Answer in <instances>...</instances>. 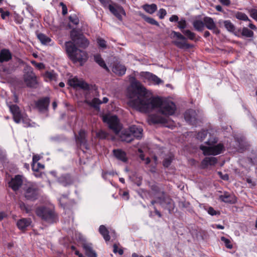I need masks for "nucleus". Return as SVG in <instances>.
Here are the masks:
<instances>
[{"label": "nucleus", "mask_w": 257, "mask_h": 257, "mask_svg": "<svg viewBox=\"0 0 257 257\" xmlns=\"http://www.w3.org/2000/svg\"><path fill=\"white\" fill-rule=\"evenodd\" d=\"M146 95V88L139 81H133L128 89V104L136 110L158 109L160 112H174L176 106L172 101L159 97L147 98Z\"/></svg>", "instance_id": "nucleus-1"}, {"label": "nucleus", "mask_w": 257, "mask_h": 257, "mask_svg": "<svg viewBox=\"0 0 257 257\" xmlns=\"http://www.w3.org/2000/svg\"><path fill=\"white\" fill-rule=\"evenodd\" d=\"M66 52L69 58L74 63H79L82 65L88 59V55L85 51L78 49L71 41L65 43Z\"/></svg>", "instance_id": "nucleus-2"}, {"label": "nucleus", "mask_w": 257, "mask_h": 257, "mask_svg": "<svg viewBox=\"0 0 257 257\" xmlns=\"http://www.w3.org/2000/svg\"><path fill=\"white\" fill-rule=\"evenodd\" d=\"M35 212L41 220L47 223L52 224L58 220L57 215L52 208L41 206L36 208Z\"/></svg>", "instance_id": "nucleus-3"}, {"label": "nucleus", "mask_w": 257, "mask_h": 257, "mask_svg": "<svg viewBox=\"0 0 257 257\" xmlns=\"http://www.w3.org/2000/svg\"><path fill=\"white\" fill-rule=\"evenodd\" d=\"M101 5L105 8H108L112 14L119 20H122V16H125L124 9L120 6L114 3L111 0H99Z\"/></svg>", "instance_id": "nucleus-4"}, {"label": "nucleus", "mask_w": 257, "mask_h": 257, "mask_svg": "<svg viewBox=\"0 0 257 257\" xmlns=\"http://www.w3.org/2000/svg\"><path fill=\"white\" fill-rule=\"evenodd\" d=\"M104 122L106 123L109 128L115 134H118L121 129V126L116 115H111V113H102L100 115Z\"/></svg>", "instance_id": "nucleus-5"}, {"label": "nucleus", "mask_w": 257, "mask_h": 257, "mask_svg": "<svg viewBox=\"0 0 257 257\" xmlns=\"http://www.w3.org/2000/svg\"><path fill=\"white\" fill-rule=\"evenodd\" d=\"M24 81L26 85L29 87L36 88L38 85L37 76L33 72V68L30 66H26L24 69Z\"/></svg>", "instance_id": "nucleus-6"}, {"label": "nucleus", "mask_w": 257, "mask_h": 257, "mask_svg": "<svg viewBox=\"0 0 257 257\" xmlns=\"http://www.w3.org/2000/svg\"><path fill=\"white\" fill-rule=\"evenodd\" d=\"M70 37L73 42L78 46L85 48L89 44L88 40L80 32L76 29H73L70 32Z\"/></svg>", "instance_id": "nucleus-7"}, {"label": "nucleus", "mask_w": 257, "mask_h": 257, "mask_svg": "<svg viewBox=\"0 0 257 257\" xmlns=\"http://www.w3.org/2000/svg\"><path fill=\"white\" fill-rule=\"evenodd\" d=\"M200 149L202 151L203 154L205 156L207 155H217L221 154L224 150V146L222 144L219 143L212 146H205L201 145L200 146Z\"/></svg>", "instance_id": "nucleus-8"}, {"label": "nucleus", "mask_w": 257, "mask_h": 257, "mask_svg": "<svg viewBox=\"0 0 257 257\" xmlns=\"http://www.w3.org/2000/svg\"><path fill=\"white\" fill-rule=\"evenodd\" d=\"M167 113H151L148 117V121L150 123H163L165 124L168 122V116ZM173 114L174 113H169Z\"/></svg>", "instance_id": "nucleus-9"}, {"label": "nucleus", "mask_w": 257, "mask_h": 257, "mask_svg": "<svg viewBox=\"0 0 257 257\" xmlns=\"http://www.w3.org/2000/svg\"><path fill=\"white\" fill-rule=\"evenodd\" d=\"M39 195V190L35 185H31L24 189V196L28 200H35Z\"/></svg>", "instance_id": "nucleus-10"}, {"label": "nucleus", "mask_w": 257, "mask_h": 257, "mask_svg": "<svg viewBox=\"0 0 257 257\" xmlns=\"http://www.w3.org/2000/svg\"><path fill=\"white\" fill-rule=\"evenodd\" d=\"M159 204L164 208L167 209L170 213L173 210L175 205L172 199L168 196L162 195V197H158Z\"/></svg>", "instance_id": "nucleus-11"}, {"label": "nucleus", "mask_w": 257, "mask_h": 257, "mask_svg": "<svg viewBox=\"0 0 257 257\" xmlns=\"http://www.w3.org/2000/svg\"><path fill=\"white\" fill-rule=\"evenodd\" d=\"M203 22L204 23V26H205L208 29L212 31L213 33L216 35H218L220 33V30L217 28L216 24L212 18L208 17H205L203 18Z\"/></svg>", "instance_id": "nucleus-12"}, {"label": "nucleus", "mask_w": 257, "mask_h": 257, "mask_svg": "<svg viewBox=\"0 0 257 257\" xmlns=\"http://www.w3.org/2000/svg\"><path fill=\"white\" fill-rule=\"evenodd\" d=\"M69 84L74 88L79 87L83 89H88V85L82 79H78L77 77H74L69 80Z\"/></svg>", "instance_id": "nucleus-13"}, {"label": "nucleus", "mask_w": 257, "mask_h": 257, "mask_svg": "<svg viewBox=\"0 0 257 257\" xmlns=\"http://www.w3.org/2000/svg\"><path fill=\"white\" fill-rule=\"evenodd\" d=\"M128 131L132 136L138 139H140L143 137V130L142 127L136 125H132L128 128Z\"/></svg>", "instance_id": "nucleus-14"}, {"label": "nucleus", "mask_w": 257, "mask_h": 257, "mask_svg": "<svg viewBox=\"0 0 257 257\" xmlns=\"http://www.w3.org/2000/svg\"><path fill=\"white\" fill-rule=\"evenodd\" d=\"M81 246L85 251V254L88 257H97L95 251L92 248V245L90 243L83 241Z\"/></svg>", "instance_id": "nucleus-15"}, {"label": "nucleus", "mask_w": 257, "mask_h": 257, "mask_svg": "<svg viewBox=\"0 0 257 257\" xmlns=\"http://www.w3.org/2000/svg\"><path fill=\"white\" fill-rule=\"evenodd\" d=\"M86 133L84 130H80L79 132L78 136L76 137V142L79 144L80 146L83 147L85 149H89L88 145L85 139Z\"/></svg>", "instance_id": "nucleus-16"}, {"label": "nucleus", "mask_w": 257, "mask_h": 257, "mask_svg": "<svg viewBox=\"0 0 257 257\" xmlns=\"http://www.w3.org/2000/svg\"><path fill=\"white\" fill-rule=\"evenodd\" d=\"M22 183V176L21 175H16L9 182V186L13 190L17 191L21 186Z\"/></svg>", "instance_id": "nucleus-17"}, {"label": "nucleus", "mask_w": 257, "mask_h": 257, "mask_svg": "<svg viewBox=\"0 0 257 257\" xmlns=\"http://www.w3.org/2000/svg\"><path fill=\"white\" fill-rule=\"evenodd\" d=\"M59 183L64 186H67L72 184L73 179L69 174H64L58 179Z\"/></svg>", "instance_id": "nucleus-18"}, {"label": "nucleus", "mask_w": 257, "mask_h": 257, "mask_svg": "<svg viewBox=\"0 0 257 257\" xmlns=\"http://www.w3.org/2000/svg\"><path fill=\"white\" fill-rule=\"evenodd\" d=\"M219 198L223 202L225 203H234L236 201L235 196L227 192H225L223 195H220Z\"/></svg>", "instance_id": "nucleus-19"}, {"label": "nucleus", "mask_w": 257, "mask_h": 257, "mask_svg": "<svg viewBox=\"0 0 257 257\" xmlns=\"http://www.w3.org/2000/svg\"><path fill=\"white\" fill-rule=\"evenodd\" d=\"M217 162L216 158L214 157H206L201 162V165L203 168H207L209 165H215Z\"/></svg>", "instance_id": "nucleus-20"}, {"label": "nucleus", "mask_w": 257, "mask_h": 257, "mask_svg": "<svg viewBox=\"0 0 257 257\" xmlns=\"http://www.w3.org/2000/svg\"><path fill=\"white\" fill-rule=\"evenodd\" d=\"M50 100L48 97L44 98L39 100L37 103V106L39 108L40 111L47 110L49 104Z\"/></svg>", "instance_id": "nucleus-21"}, {"label": "nucleus", "mask_w": 257, "mask_h": 257, "mask_svg": "<svg viewBox=\"0 0 257 257\" xmlns=\"http://www.w3.org/2000/svg\"><path fill=\"white\" fill-rule=\"evenodd\" d=\"M12 58V54L8 49H3L0 52V62H7Z\"/></svg>", "instance_id": "nucleus-22"}, {"label": "nucleus", "mask_w": 257, "mask_h": 257, "mask_svg": "<svg viewBox=\"0 0 257 257\" xmlns=\"http://www.w3.org/2000/svg\"><path fill=\"white\" fill-rule=\"evenodd\" d=\"M113 153L115 158L118 160H120L123 162H125L127 161L126 154L121 150H113Z\"/></svg>", "instance_id": "nucleus-23"}, {"label": "nucleus", "mask_w": 257, "mask_h": 257, "mask_svg": "<svg viewBox=\"0 0 257 257\" xmlns=\"http://www.w3.org/2000/svg\"><path fill=\"white\" fill-rule=\"evenodd\" d=\"M185 120L192 125H196L197 122L196 113H184Z\"/></svg>", "instance_id": "nucleus-24"}, {"label": "nucleus", "mask_w": 257, "mask_h": 257, "mask_svg": "<svg viewBox=\"0 0 257 257\" xmlns=\"http://www.w3.org/2000/svg\"><path fill=\"white\" fill-rule=\"evenodd\" d=\"M112 71L117 75H122L125 73L126 68L122 64H116L113 67Z\"/></svg>", "instance_id": "nucleus-25"}, {"label": "nucleus", "mask_w": 257, "mask_h": 257, "mask_svg": "<svg viewBox=\"0 0 257 257\" xmlns=\"http://www.w3.org/2000/svg\"><path fill=\"white\" fill-rule=\"evenodd\" d=\"M31 223V219L30 218H22L17 222V224L19 229L23 230L29 226Z\"/></svg>", "instance_id": "nucleus-26"}, {"label": "nucleus", "mask_w": 257, "mask_h": 257, "mask_svg": "<svg viewBox=\"0 0 257 257\" xmlns=\"http://www.w3.org/2000/svg\"><path fill=\"white\" fill-rule=\"evenodd\" d=\"M120 139L121 141L130 143L133 140V138L128 130H126L121 133Z\"/></svg>", "instance_id": "nucleus-27"}, {"label": "nucleus", "mask_w": 257, "mask_h": 257, "mask_svg": "<svg viewBox=\"0 0 257 257\" xmlns=\"http://www.w3.org/2000/svg\"><path fill=\"white\" fill-rule=\"evenodd\" d=\"M94 59L95 62L97 63L100 67L105 69L107 71L108 70V68H107L104 61L101 57V56L99 54L95 55L94 56Z\"/></svg>", "instance_id": "nucleus-28"}, {"label": "nucleus", "mask_w": 257, "mask_h": 257, "mask_svg": "<svg viewBox=\"0 0 257 257\" xmlns=\"http://www.w3.org/2000/svg\"><path fill=\"white\" fill-rule=\"evenodd\" d=\"M143 9L150 14H153L157 9V6L156 4L151 5L146 4L142 6Z\"/></svg>", "instance_id": "nucleus-29"}, {"label": "nucleus", "mask_w": 257, "mask_h": 257, "mask_svg": "<svg viewBox=\"0 0 257 257\" xmlns=\"http://www.w3.org/2000/svg\"><path fill=\"white\" fill-rule=\"evenodd\" d=\"M99 231L106 241L110 240L109 232L105 226L103 225H100L99 228Z\"/></svg>", "instance_id": "nucleus-30"}, {"label": "nucleus", "mask_w": 257, "mask_h": 257, "mask_svg": "<svg viewBox=\"0 0 257 257\" xmlns=\"http://www.w3.org/2000/svg\"><path fill=\"white\" fill-rule=\"evenodd\" d=\"M218 142V139L211 135V133H208L207 140L205 141V144L207 145L208 146H212L216 144Z\"/></svg>", "instance_id": "nucleus-31"}, {"label": "nucleus", "mask_w": 257, "mask_h": 257, "mask_svg": "<svg viewBox=\"0 0 257 257\" xmlns=\"http://www.w3.org/2000/svg\"><path fill=\"white\" fill-rule=\"evenodd\" d=\"M225 29L229 32L234 33L235 27L234 25L229 20H225L222 22Z\"/></svg>", "instance_id": "nucleus-32"}, {"label": "nucleus", "mask_w": 257, "mask_h": 257, "mask_svg": "<svg viewBox=\"0 0 257 257\" xmlns=\"http://www.w3.org/2000/svg\"><path fill=\"white\" fill-rule=\"evenodd\" d=\"M193 26L198 31H202L204 28V23L201 20H195L193 22Z\"/></svg>", "instance_id": "nucleus-33"}, {"label": "nucleus", "mask_w": 257, "mask_h": 257, "mask_svg": "<svg viewBox=\"0 0 257 257\" xmlns=\"http://www.w3.org/2000/svg\"><path fill=\"white\" fill-rule=\"evenodd\" d=\"M173 43L179 48H189L190 45L186 42V39L180 41H174Z\"/></svg>", "instance_id": "nucleus-34"}, {"label": "nucleus", "mask_w": 257, "mask_h": 257, "mask_svg": "<svg viewBox=\"0 0 257 257\" xmlns=\"http://www.w3.org/2000/svg\"><path fill=\"white\" fill-rule=\"evenodd\" d=\"M88 103L94 108L96 109V110L99 109V105L102 103V102L100 100L97 98H94L91 101L88 102Z\"/></svg>", "instance_id": "nucleus-35"}, {"label": "nucleus", "mask_w": 257, "mask_h": 257, "mask_svg": "<svg viewBox=\"0 0 257 257\" xmlns=\"http://www.w3.org/2000/svg\"><path fill=\"white\" fill-rule=\"evenodd\" d=\"M208 132L207 131H202L199 132L197 135V139L200 141H204L208 137Z\"/></svg>", "instance_id": "nucleus-36"}, {"label": "nucleus", "mask_w": 257, "mask_h": 257, "mask_svg": "<svg viewBox=\"0 0 257 257\" xmlns=\"http://www.w3.org/2000/svg\"><path fill=\"white\" fill-rule=\"evenodd\" d=\"M19 207L22 210L25 211L27 213H30L32 210L31 206L26 205L23 202L19 203Z\"/></svg>", "instance_id": "nucleus-37"}, {"label": "nucleus", "mask_w": 257, "mask_h": 257, "mask_svg": "<svg viewBox=\"0 0 257 257\" xmlns=\"http://www.w3.org/2000/svg\"><path fill=\"white\" fill-rule=\"evenodd\" d=\"M141 16L142 17V18L145 20L146 22L147 23L153 25H156L157 26H159V24L158 22H157L155 19L153 18L147 17L145 15H141Z\"/></svg>", "instance_id": "nucleus-38"}, {"label": "nucleus", "mask_w": 257, "mask_h": 257, "mask_svg": "<svg viewBox=\"0 0 257 257\" xmlns=\"http://www.w3.org/2000/svg\"><path fill=\"white\" fill-rule=\"evenodd\" d=\"M182 33L190 40H194L195 39V34L189 30H183Z\"/></svg>", "instance_id": "nucleus-39"}, {"label": "nucleus", "mask_w": 257, "mask_h": 257, "mask_svg": "<svg viewBox=\"0 0 257 257\" xmlns=\"http://www.w3.org/2000/svg\"><path fill=\"white\" fill-rule=\"evenodd\" d=\"M241 34L246 37L251 38L253 36V32L248 28L244 27L242 29Z\"/></svg>", "instance_id": "nucleus-40"}, {"label": "nucleus", "mask_w": 257, "mask_h": 257, "mask_svg": "<svg viewBox=\"0 0 257 257\" xmlns=\"http://www.w3.org/2000/svg\"><path fill=\"white\" fill-rule=\"evenodd\" d=\"M235 17L236 19L242 21H250L247 15L241 12H237L235 14Z\"/></svg>", "instance_id": "nucleus-41"}, {"label": "nucleus", "mask_w": 257, "mask_h": 257, "mask_svg": "<svg viewBox=\"0 0 257 257\" xmlns=\"http://www.w3.org/2000/svg\"><path fill=\"white\" fill-rule=\"evenodd\" d=\"M38 38L43 44H46L50 41V39L43 34H38Z\"/></svg>", "instance_id": "nucleus-42"}, {"label": "nucleus", "mask_w": 257, "mask_h": 257, "mask_svg": "<svg viewBox=\"0 0 257 257\" xmlns=\"http://www.w3.org/2000/svg\"><path fill=\"white\" fill-rule=\"evenodd\" d=\"M149 79L157 84H159L162 82V81L160 78L152 74L149 76Z\"/></svg>", "instance_id": "nucleus-43"}, {"label": "nucleus", "mask_w": 257, "mask_h": 257, "mask_svg": "<svg viewBox=\"0 0 257 257\" xmlns=\"http://www.w3.org/2000/svg\"><path fill=\"white\" fill-rule=\"evenodd\" d=\"M22 114L23 113H13V118L16 122L19 123L21 120L24 121Z\"/></svg>", "instance_id": "nucleus-44"}, {"label": "nucleus", "mask_w": 257, "mask_h": 257, "mask_svg": "<svg viewBox=\"0 0 257 257\" xmlns=\"http://www.w3.org/2000/svg\"><path fill=\"white\" fill-rule=\"evenodd\" d=\"M69 20L70 22L75 25H77L79 23V19L75 15L70 16L69 17Z\"/></svg>", "instance_id": "nucleus-45"}, {"label": "nucleus", "mask_w": 257, "mask_h": 257, "mask_svg": "<svg viewBox=\"0 0 257 257\" xmlns=\"http://www.w3.org/2000/svg\"><path fill=\"white\" fill-rule=\"evenodd\" d=\"M173 160V157L172 156L166 157L163 161V166L165 167H168L170 165Z\"/></svg>", "instance_id": "nucleus-46"}, {"label": "nucleus", "mask_w": 257, "mask_h": 257, "mask_svg": "<svg viewBox=\"0 0 257 257\" xmlns=\"http://www.w3.org/2000/svg\"><path fill=\"white\" fill-rule=\"evenodd\" d=\"M97 42L100 48L103 49L106 48L107 45L106 44V41L104 40L101 38H98L97 39Z\"/></svg>", "instance_id": "nucleus-47"}, {"label": "nucleus", "mask_w": 257, "mask_h": 257, "mask_svg": "<svg viewBox=\"0 0 257 257\" xmlns=\"http://www.w3.org/2000/svg\"><path fill=\"white\" fill-rule=\"evenodd\" d=\"M221 240L224 242L225 245L227 248L229 249L232 248V245L230 244V241L228 239L226 238L224 236H222L221 237Z\"/></svg>", "instance_id": "nucleus-48"}, {"label": "nucleus", "mask_w": 257, "mask_h": 257, "mask_svg": "<svg viewBox=\"0 0 257 257\" xmlns=\"http://www.w3.org/2000/svg\"><path fill=\"white\" fill-rule=\"evenodd\" d=\"M178 27L180 29H184L186 27L187 24L185 19H182L178 22Z\"/></svg>", "instance_id": "nucleus-49"}, {"label": "nucleus", "mask_w": 257, "mask_h": 257, "mask_svg": "<svg viewBox=\"0 0 257 257\" xmlns=\"http://www.w3.org/2000/svg\"><path fill=\"white\" fill-rule=\"evenodd\" d=\"M108 134L106 133L105 131L101 130L99 132L97 133V136L101 139H104L107 138Z\"/></svg>", "instance_id": "nucleus-50"}, {"label": "nucleus", "mask_w": 257, "mask_h": 257, "mask_svg": "<svg viewBox=\"0 0 257 257\" xmlns=\"http://www.w3.org/2000/svg\"><path fill=\"white\" fill-rule=\"evenodd\" d=\"M152 190L155 193L160 192L162 195H165V193L163 191H162L159 186L156 185H153L151 186Z\"/></svg>", "instance_id": "nucleus-51"}, {"label": "nucleus", "mask_w": 257, "mask_h": 257, "mask_svg": "<svg viewBox=\"0 0 257 257\" xmlns=\"http://www.w3.org/2000/svg\"><path fill=\"white\" fill-rule=\"evenodd\" d=\"M9 107L11 112H20L21 111L19 107L16 104L10 105Z\"/></svg>", "instance_id": "nucleus-52"}, {"label": "nucleus", "mask_w": 257, "mask_h": 257, "mask_svg": "<svg viewBox=\"0 0 257 257\" xmlns=\"http://www.w3.org/2000/svg\"><path fill=\"white\" fill-rule=\"evenodd\" d=\"M45 76L50 80H55L56 79L55 74L52 72H47Z\"/></svg>", "instance_id": "nucleus-53"}, {"label": "nucleus", "mask_w": 257, "mask_h": 257, "mask_svg": "<svg viewBox=\"0 0 257 257\" xmlns=\"http://www.w3.org/2000/svg\"><path fill=\"white\" fill-rule=\"evenodd\" d=\"M172 34H173L174 37H176L177 39H178L180 40H185L186 39V38L183 35H182L181 33L179 32L173 31L172 32Z\"/></svg>", "instance_id": "nucleus-54"}, {"label": "nucleus", "mask_w": 257, "mask_h": 257, "mask_svg": "<svg viewBox=\"0 0 257 257\" xmlns=\"http://www.w3.org/2000/svg\"><path fill=\"white\" fill-rule=\"evenodd\" d=\"M31 63L39 69H43L45 68V66L42 63H37L35 61H32Z\"/></svg>", "instance_id": "nucleus-55"}, {"label": "nucleus", "mask_w": 257, "mask_h": 257, "mask_svg": "<svg viewBox=\"0 0 257 257\" xmlns=\"http://www.w3.org/2000/svg\"><path fill=\"white\" fill-rule=\"evenodd\" d=\"M166 14V11L164 9H161L159 11L158 15L161 19H163Z\"/></svg>", "instance_id": "nucleus-56"}, {"label": "nucleus", "mask_w": 257, "mask_h": 257, "mask_svg": "<svg viewBox=\"0 0 257 257\" xmlns=\"http://www.w3.org/2000/svg\"><path fill=\"white\" fill-rule=\"evenodd\" d=\"M250 16L257 21V10L255 9H251L249 11Z\"/></svg>", "instance_id": "nucleus-57"}, {"label": "nucleus", "mask_w": 257, "mask_h": 257, "mask_svg": "<svg viewBox=\"0 0 257 257\" xmlns=\"http://www.w3.org/2000/svg\"><path fill=\"white\" fill-rule=\"evenodd\" d=\"M60 6L62 7L63 15H66L67 13V8L66 6L62 2L60 3Z\"/></svg>", "instance_id": "nucleus-58"}, {"label": "nucleus", "mask_w": 257, "mask_h": 257, "mask_svg": "<svg viewBox=\"0 0 257 257\" xmlns=\"http://www.w3.org/2000/svg\"><path fill=\"white\" fill-rule=\"evenodd\" d=\"M208 213L211 215L219 214L220 213L216 212L212 207H210L208 209Z\"/></svg>", "instance_id": "nucleus-59"}, {"label": "nucleus", "mask_w": 257, "mask_h": 257, "mask_svg": "<svg viewBox=\"0 0 257 257\" xmlns=\"http://www.w3.org/2000/svg\"><path fill=\"white\" fill-rule=\"evenodd\" d=\"M113 252L114 253L118 252L120 255H122L123 253V251L122 249L117 250V246L115 244L113 245Z\"/></svg>", "instance_id": "nucleus-60"}, {"label": "nucleus", "mask_w": 257, "mask_h": 257, "mask_svg": "<svg viewBox=\"0 0 257 257\" xmlns=\"http://www.w3.org/2000/svg\"><path fill=\"white\" fill-rule=\"evenodd\" d=\"M218 175L219 176L224 180H228L229 179L228 175L227 174H224L223 175L221 172H218Z\"/></svg>", "instance_id": "nucleus-61"}, {"label": "nucleus", "mask_w": 257, "mask_h": 257, "mask_svg": "<svg viewBox=\"0 0 257 257\" xmlns=\"http://www.w3.org/2000/svg\"><path fill=\"white\" fill-rule=\"evenodd\" d=\"M179 18L177 15H172L169 19L170 22H178Z\"/></svg>", "instance_id": "nucleus-62"}, {"label": "nucleus", "mask_w": 257, "mask_h": 257, "mask_svg": "<svg viewBox=\"0 0 257 257\" xmlns=\"http://www.w3.org/2000/svg\"><path fill=\"white\" fill-rule=\"evenodd\" d=\"M40 157L39 155H34L33 157L32 164L37 163V162H38V161L40 160Z\"/></svg>", "instance_id": "nucleus-63"}, {"label": "nucleus", "mask_w": 257, "mask_h": 257, "mask_svg": "<svg viewBox=\"0 0 257 257\" xmlns=\"http://www.w3.org/2000/svg\"><path fill=\"white\" fill-rule=\"evenodd\" d=\"M32 170L35 172H38L39 171V170L40 169L38 167V166L37 165L36 163V164H35V163L32 164Z\"/></svg>", "instance_id": "nucleus-64"}]
</instances>
